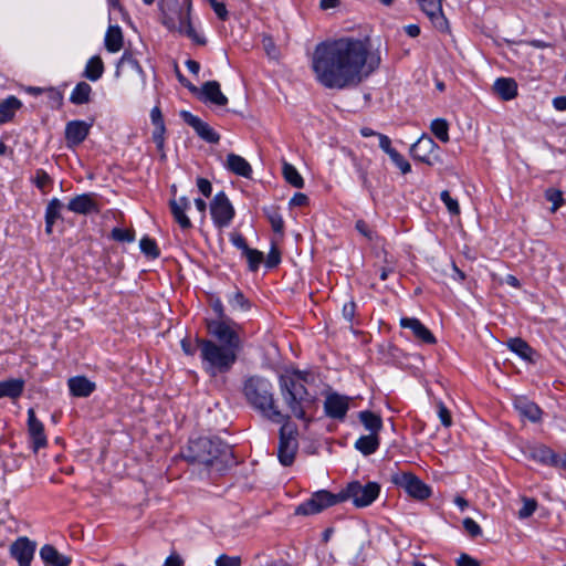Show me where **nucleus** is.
Listing matches in <instances>:
<instances>
[{"instance_id":"obj_1","label":"nucleus","mask_w":566,"mask_h":566,"mask_svg":"<svg viewBox=\"0 0 566 566\" xmlns=\"http://www.w3.org/2000/svg\"><path fill=\"white\" fill-rule=\"evenodd\" d=\"M379 64L380 57L369 51L367 40L349 36L318 43L311 59L316 81L337 90L360 83Z\"/></svg>"},{"instance_id":"obj_2","label":"nucleus","mask_w":566,"mask_h":566,"mask_svg":"<svg viewBox=\"0 0 566 566\" xmlns=\"http://www.w3.org/2000/svg\"><path fill=\"white\" fill-rule=\"evenodd\" d=\"M208 331L222 344L218 345L212 340L198 338L197 345L203 369L210 376L216 377L232 368L241 349V339L238 333L223 321L209 322Z\"/></svg>"},{"instance_id":"obj_3","label":"nucleus","mask_w":566,"mask_h":566,"mask_svg":"<svg viewBox=\"0 0 566 566\" xmlns=\"http://www.w3.org/2000/svg\"><path fill=\"white\" fill-rule=\"evenodd\" d=\"M244 396L249 403L264 418L283 423L290 420V416L283 413L275 403L271 382L262 377H250L244 384Z\"/></svg>"},{"instance_id":"obj_4","label":"nucleus","mask_w":566,"mask_h":566,"mask_svg":"<svg viewBox=\"0 0 566 566\" xmlns=\"http://www.w3.org/2000/svg\"><path fill=\"white\" fill-rule=\"evenodd\" d=\"M306 375L297 371L293 377H281V396L291 410L292 415L298 419H305V408L312 403L306 387Z\"/></svg>"},{"instance_id":"obj_5","label":"nucleus","mask_w":566,"mask_h":566,"mask_svg":"<svg viewBox=\"0 0 566 566\" xmlns=\"http://www.w3.org/2000/svg\"><path fill=\"white\" fill-rule=\"evenodd\" d=\"M223 451L224 447L219 441L201 437L189 441L184 458L191 463L210 467L220 458Z\"/></svg>"},{"instance_id":"obj_6","label":"nucleus","mask_w":566,"mask_h":566,"mask_svg":"<svg viewBox=\"0 0 566 566\" xmlns=\"http://www.w3.org/2000/svg\"><path fill=\"white\" fill-rule=\"evenodd\" d=\"M380 485L376 482H368L361 484L358 481L348 483V485L340 491V500H353L356 507H366L370 505L379 495Z\"/></svg>"},{"instance_id":"obj_7","label":"nucleus","mask_w":566,"mask_h":566,"mask_svg":"<svg viewBox=\"0 0 566 566\" xmlns=\"http://www.w3.org/2000/svg\"><path fill=\"white\" fill-rule=\"evenodd\" d=\"M280 440L277 447V458L281 464L287 467L294 461L296 451L298 449V442L296 439V431L289 423V420L281 423Z\"/></svg>"},{"instance_id":"obj_8","label":"nucleus","mask_w":566,"mask_h":566,"mask_svg":"<svg viewBox=\"0 0 566 566\" xmlns=\"http://www.w3.org/2000/svg\"><path fill=\"white\" fill-rule=\"evenodd\" d=\"M343 502L340 500V492L338 494H333L326 490H321L315 492L311 499L300 504L295 514L297 515H312L322 512L323 510L333 506L337 503Z\"/></svg>"},{"instance_id":"obj_9","label":"nucleus","mask_w":566,"mask_h":566,"mask_svg":"<svg viewBox=\"0 0 566 566\" xmlns=\"http://www.w3.org/2000/svg\"><path fill=\"white\" fill-rule=\"evenodd\" d=\"M391 482L403 489L410 496L417 500H426L431 495L430 488L410 472L392 474Z\"/></svg>"},{"instance_id":"obj_10","label":"nucleus","mask_w":566,"mask_h":566,"mask_svg":"<svg viewBox=\"0 0 566 566\" xmlns=\"http://www.w3.org/2000/svg\"><path fill=\"white\" fill-rule=\"evenodd\" d=\"M210 213L214 224L222 229L229 227L234 209L223 191L218 192L210 202Z\"/></svg>"},{"instance_id":"obj_11","label":"nucleus","mask_w":566,"mask_h":566,"mask_svg":"<svg viewBox=\"0 0 566 566\" xmlns=\"http://www.w3.org/2000/svg\"><path fill=\"white\" fill-rule=\"evenodd\" d=\"M35 548V542L22 536L10 545V554L19 563V566H30Z\"/></svg>"},{"instance_id":"obj_12","label":"nucleus","mask_w":566,"mask_h":566,"mask_svg":"<svg viewBox=\"0 0 566 566\" xmlns=\"http://www.w3.org/2000/svg\"><path fill=\"white\" fill-rule=\"evenodd\" d=\"M436 149H438L436 142L430 136L423 134L416 143L411 145L410 154L417 160L428 165H433L432 157H437L434 156Z\"/></svg>"},{"instance_id":"obj_13","label":"nucleus","mask_w":566,"mask_h":566,"mask_svg":"<svg viewBox=\"0 0 566 566\" xmlns=\"http://www.w3.org/2000/svg\"><path fill=\"white\" fill-rule=\"evenodd\" d=\"M28 433L31 440V447L34 452L46 447L48 439L44 433L43 423L36 418L35 411L30 408L28 410Z\"/></svg>"},{"instance_id":"obj_14","label":"nucleus","mask_w":566,"mask_h":566,"mask_svg":"<svg viewBox=\"0 0 566 566\" xmlns=\"http://www.w3.org/2000/svg\"><path fill=\"white\" fill-rule=\"evenodd\" d=\"M180 116L189 126L196 130L198 136H200L203 140L211 144H217L220 140L219 134L216 133L213 128L209 126V124L201 120L198 116L192 115L188 111H181Z\"/></svg>"},{"instance_id":"obj_15","label":"nucleus","mask_w":566,"mask_h":566,"mask_svg":"<svg viewBox=\"0 0 566 566\" xmlns=\"http://www.w3.org/2000/svg\"><path fill=\"white\" fill-rule=\"evenodd\" d=\"M421 10L429 17L433 25L441 31L448 29V21L442 12L443 0H417Z\"/></svg>"},{"instance_id":"obj_16","label":"nucleus","mask_w":566,"mask_h":566,"mask_svg":"<svg viewBox=\"0 0 566 566\" xmlns=\"http://www.w3.org/2000/svg\"><path fill=\"white\" fill-rule=\"evenodd\" d=\"M348 398L338 394H331L324 402L325 413L333 419L343 420L348 411Z\"/></svg>"},{"instance_id":"obj_17","label":"nucleus","mask_w":566,"mask_h":566,"mask_svg":"<svg viewBox=\"0 0 566 566\" xmlns=\"http://www.w3.org/2000/svg\"><path fill=\"white\" fill-rule=\"evenodd\" d=\"M169 206L171 214L179 227L182 230L191 229L192 223L189 217L186 214L187 210L190 208V200L185 196L174 198L170 200Z\"/></svg>"},{"instance_id":"obj_18","label":"nucleus","mask_w":566,"mask_h":566,"mask_svg":"<svg viewBox=\"0 0 566 566\" xmlns=\"http://www.w3.org/2000/svg\"><path fill=\"white\" fill-rule=\"evenodd\" d=\"M400 327L410 329L413 337L426 344H434L433 334L416 317H401Z\"/></svg>"},{"instance_id":"obj_19","label":"nucleus","mask_w":566,"mask_h":566,"mask_svg":"<svg viewBox=\"0 0 566 566\" xmlns=\"http://www.w3.org/2000/svg\"><path fill=\"white\" fill-rule=\"evenodd\" d=\"M177 14H179V19H176V27L167 29L185 34L198 44H205L206 40L196 32L191 24V12L182 8Z\"/></svg>"},{"instance_id":"obj_20","label":"nucleus","mask_w":566,"mask_h":566,"mask_svg":"<svg viewBox=\"0 0 566 566\" xmlns=\"http://www.w3.org/2000/svg\"><path fill=\"white\" fill-rule=\"evenodd\" d=\"M91 125L84 120H72L66 124L65 139L69 146H77L85 140Z\"/></svg>"},{"instance_id":"obj_21","label":"nucleus","mask_w":566,"mask_h":566,"mask_svg":"<svg viewBox=\"0 0 566 566\" xmlns=\"http://www.w3.org/2000/svg\"><path fill=\"white\" fill-rule=\"evenodd\" d=\"M200 99L218 106H224L228 103V97L221 92L220 84L217 81H208L202 84Z\"/></svg>"},{"instance_id":"obj_22","label":"nucleus","mask_w":566,"mask_h":566,"mask_svg":"<svg viewBox=\"0 0 566 566\" xmlns=\"http://www.w3.org/2000/svg\"><path fill=\"white\" fill-rule=\"evenodd\" d=\"M158 8L161 14V23L166 28H175L176 27V18L177 14L182 7L180 6L178 0H159Z\"/></svg>"},{"instance_id":"obj_23","label":"nucleus","mask_w":566,"mask_h":566,"mask_svg":"<svg viewBox=\"0 0 566 566\" xmlns=\"http://www.w3.org/2000/svg\"><path fill=\"white\" fill-rule=\"evenodd\" d=\"M40 557L48 566H69L71 557L61 554L54 546L44 545L40 549Z\"/></svg>"},{"instance_id":"obj_24","label":"nucleus","mask_w":566,"mask_h":566,"mask_svg":"<svg viewBox=\"0 0 566 566\" xmlns=\"http://www.w3.org/2000/svg\"><path fill=\"white\" fill-rule=\"evenodd\" d=\"M67 385L71 394L75 397H88L95 390V384L84 376L70 378Z\"/></svg>"},{"instance_id":"obj_25","label":"nucleus","mask_w":566,"mask_h":566,"mask_svg":"<svg viewBox=\"0 0 566 566\" xmlns=\"http://www.w3.org/2000/svg\"><path fill=\"white\" fill-rule=\"evenodd\" d=\"M226 167L233 174L250 178L252 175L251 165L241 156L237 154H229L227 156Z\"/></svg>"},{"instance_id":"obj_26","label":"nucleus","mask_w":566,"mask_h":566,"mask_svg":"<svg viewBox=\"0 0 566 566\" xmlns=\"http://www.w3.org/2000/svg\"><path fill=\"white\" fill-rule=\"evenodd\" d=\"M67 209L76 213H88L96 210V203L93 195L83 193L74 197L67 203Z\"/></svg>"},{"instance_id":"obj_27","label":"nucleus","mask_w":566,"mask_h":566,"mask_svg":"<svg viewBox=\"0 0 566 566\" xmlns=\"http://www.w3.org/2000/svg\"><path fill=\"white\" fill-rule=\"evenodd\" d=\"M494 92L504 101L513 99L517 95V84L511 77H500L493 84Z\"/></svg>"},{"instance_id":"obj_28","label":"nucleus","mask_w":566,"mask_h":566,"mask_svg":"<svg viewBox=\"0 0 566 566\" xmlns=\"http://www.w3.org/2000/svg\"><path fill=\"white\" fill-rule=\"evenodd\" d=\"M514 408L523 418L537 422L541 419L542 410L537 405L526 399L518 398L514 401Z\"/></svg>"},{"instance_id":"obj_29","label":"nucleus","mask_w":566,"mask_h":566,"mask_svg":"<svg viewBox=\"0 0 566 566\" xmlns=\"http://www.w3.org/2000/svg\"><path fill=\"white\" fill-rule=\"evenodd\" d=\"M358 419L364 428L369 431V434L375 433L376 436H379V432L382 429V420L380 416L373 411L364 410L358 413Z\"/></svg>"},{"instance_id":"obj_30","label":"nucleus","mask_w":566,"mask_h":566,"mask_svg":"<svg viewBox=\"0 0 566 566\" xmlns=\"http://www.w3.org/2000/svg\"><path fill=\"white\" fill-rule=\"evenodd\" d=\"M24 380L21 378H13L0 381V398H18L23 392Z\"/></svg>"},{"instance_id":"obj_31","label":"nucleus","mask_w":566,"mask_h":566,"mask_svg":"<svg viewBox=\"0 0 566 566\" xmlns=\"http://www.w3.org/2000/svg\"><path fill=\"white\" fill-rule=\"evenodd\" d=\"M379 444V436L368 433L357 439L355 448L364 455H370L377 451Z\"/></svg>"},{"instance_id":"obj_32","label":"nucleus","mask_w":566,"mask_h":566,"mask_svg":"<svg viewBox=\"0 0 566 566\" xmlns=\"http://www.w3.org/2000/svg\"><path fill=\"white\" fill-rule=\"evenodd\" d=\"M509 348L514 352L516 355H518L522 359L533 363V355L535 352L533 348L522 338H511L507 342Z\"/></svg>"},{"instance_id":"obj_33","label":"nucleus","mask_w":566,"mask_h":566,"mask_svg":"<svg viewBox=\"0 0 566 566\" xmlns=\"http://www.w3.org/2000/svg\"><path fill=\"white\" fill-rule=\"evenodd\" d=\"M105 46L109 52H118L123 46V33L119 27L109 25L105 35Z\"/></svg>"},{"instance_id":"obj_34","label":"nucleus","mask_w":566,"mask_h":566,"mask_svg":"<svg viewBox=\"0 0 566 566\" xmlns=\"http://www.w3.org/2000/svg\"><path fill=\"white\" fill-rule=\"evenodd\" d=\"M92 86L86 82L76 84L70 95V102L74 105L87 104L91 101Z\"/></svg>"},{"instance_id":"obj_35","label":"nucleus","mask_w":566,"mask_h":566,"mask_svg":"<svg viewBox=\"0 0 566 566\" xmlns=\"http://www.w3.org/2000/svg\"><path fill=\"white\" fill-rule=\"evenodd\" d=\"M21 102L15 96H9L0 103V123L9 122L21 107Z\"/></svg>"},{"instance_id":"obj_36","label":"nucleus","mask_w":566,"mask_h":566,"mask_svg":"<svg viewBox=\"0 0 566 566\" xmlns=\"http://www.w3.org/2000/svg\"><path fill=\"white\" fill-rule=\"evenodd\" d=\"M103 73H104L103 61L99 56L96 55V56H92L87 61L83 75L87 80L95 82L102 77Z\"/></svg>"},{"instance_id":"obj_37","label":"nucleus","mask_w":566,"mask_h":566,"mask_svg":"<svg viewBox=\"0 0 566 566\" xmlns=\"http://www.w3.org/2000/svg\"><path fill=\"white\" fill-rule=\"evenodd\" d=\"M530 455L543 464L553 467L556 453L546 446H536L531 449Z\"/></svg>"},{"instance_id":"obj_38","label":"nucleus","mask_w":566,"mask_h":566,"mask_svg":"<svg viewBox=\"0 0 566 566\" xmlns=\"http://www.w3.org/2000/svg\"><path fill=\"white\" fill-rule=\"evenodd\" d=\"M282 172H283L284 179L291 186H293L295 188L304 187V179L302 178V176L298 174V171L296 170V168L293 165L284 161L283 167H282Z\"/></svg>"},{"instance_id":"obj_39","label":"nucleus","mask_w":566,"mask_h":566,"mask_svg":"<svg viewBox=\"0 0 566 566\" xmlns=\"http://www.w3.org/2000/svg\"><path fill=\"white\" fill-rule=\"evenodd\" d=\"M120 70H129L132 72H135L139 75L140 80L144 81V72L142 70V66L139 65L138 61L134 59L130 54L125 53L118 64L116 74L119 73Z\"/></svg>"},{"instance_id":"obj_40","label":"nucleus","mask_w":566,"mask_h":566,"mask_svg":"<svg viewBox=\"0 0 566 566\" xmlns=\"http://www.w3.org/2000/svg\"><path fill=\"white\" fill-rule=\"evenodd\" d=\"M263 211L271 223L272 230L276 233H283L284 230V221L279 212L277 208L275 207H265L263 208Z\"/></svg>"},{"instance_id":"obj_41","label":"nucleus","mask_w":566,"mask_h":566,"mask_svg":"<svg viewBox=\"0 0 566 566\" xmlns=\"http://www.w3.org/2000/svg\"><path fill=\"white\" fill-rule=\"evenodd\" d=\"M432 134L442 143L449 142V124L446 119L436 118L431 122Z\"/></svg>"},{"instance_id":"obj_42","label":"nucleus","mask_w":566,"mask_h":566,"mask_svg":"<svg viewBox=\"0 0 566 566\" xmlns=\"http://www.w3.org/2000/svg\"><path fill=\"white\" fill-rule=\"evenodd\" d=\"M243 255L247 258L250 271L253 272H255L260 264L264 261L263 253L256 249L250 248Z\"/></svg>"},{"instance_id":"obj_43","label":"nucleus","mask_w":566,"mask_h":566,"mask_svg":"<svg viewBox=\"0 0 566 566\" xmlns=\"http://www.w3.org/2000/svg\"><path fill=\"white\" fill-rule=\"evenodd\" d=\"M229 304L235 311H247L250 308L249 301L244 297V295L240 291H234L229 296Z\"/></svg>"},{"instance_id":"obj_44","label":"nucleus","mask_w":566,"mask_h":566,"mask_svg":"<svg viewBox=\"0 0 566 566\" xmlns=\"http://www.w3.org/2000/svg\"><path fill=\"white\" fill-rule=\"evenodd\" d=\"M139 247L145 255L151 259H156L159 256V250L157 248L155 240L148 237H144L139 242Z\"/></svg>"},{"instance_id":"obj_45","label":"nucleus","mask_w":566,"mask_h":566,"mask_svg":"<svg viewBox=\"0 0 566 566\" xmlns=\"http://www.w3.org/2000/svg\"><path fill=\"white\" fill-rule=\"evenodd\" d=\"M63 207V203L54 198L52 199L46 207L45 210V219H51L56 221L61 217V209Z\"/></svg>"},{"instance_id":"obj_46","label":"nucleus","mask_w":566,"mask_h":566,"mask_svg":"<svg viewBox=\"0 0 566 566\" xmlns=\"http://www.w3.org/2000/svg\"><path fill=\"white\" fill-rule=\"evenodd\" d=\"M440 198L451 214L458 216L460 213L458 200L453 199L448 190H443L440 195Z\"/></svg>"},{"instance_id":"obj_47","label":"nucleus","mask_w":566,"mask_h":566,"mask_svg":"<svg viewBox=\"0 0 566 566\" xmlns=\"http://www.w3.org/2000/svg\"><path fill=\"white\" fill-rule=\"evenodd\" d=\"M545 198L553 203L552 211H556L563 205V193L558 189H547L545 191Z\"/></svg>"},{"instance_id":"obj_48","label":"nucleus","mask_w":566,"mask_h":566,"mask_svg":"<svg viewBox=\"0 0 566 566\" xmlns=\"http://www.w3.org/2000/svg\"><path fill=\"white\" fill-rule=\"evenodd\" d=\"M536 507H537V502L534 499L524 497L523 506L518 511V517L520 518L530 517L535 512Z\"/></svg>"},{"instance_id":"obj_49","label":"nucleus","mask_w":566,"mask_h":566,"mask_svg":"<svg viewBox=\"0 0 566 566\" xmlns=\"http://www.w3.org/2000/svg\"><path fill=\"white\" fill-rule=\"evenodd\" d=\"M34 182L42 192H46V187L52 184V179L46 171L43 169H38L35 172Z\"/></svg>"},{"instance_id":"obj_50","label":"nucleus","mask_w":566,"mask_h":566,"mask_svg":"<svg viewBox=\"0 0 566 566\" xmlns=\"http://www.w3.org/2000/svg\"><path fill=\"white\" fill-rule=\"evenodd\" d=\"M390 159L403 175L411 171L410 164L397 150L390 154Z\"/></svg>"},{"instance_id":"obj_51","label":"nucleus","mask_w":566,"mask_h":566,"mask_svg":"<svg viewBox=\"0 0 566 566\" xmlns=\"http://www.w3.org/2000/svg\"><path fill=\"white\" fill-rule=\"evenodd\" d=\"M165 126L155 127L153 132V140L157 146V149L161 151V158H165L164 145H165Z\"/></svg>"},{"instance_id":"obj_52","label":"nucleus","mask_w":566,"mask_h":566,"mask_svg":"<svg viewBox=\"0 0 566 566\" xmlns=\"http://www.w3.org/2000/svg\"><path fill=\"white\" fill-rule=\"evenodd\" d=\"M112 238L120 242H133L135 240V235L132 231L120 228H114L112 230Z\"/></svg>"},{"instance_id":"obj_53","label":"nucleus","mask_w":566,"mask_h":566,"mask_svg":"<svg viewBox=\"0 0 566 566\" xmlns=\"http://www.w3.org/2000/svg\"><path fill=\"white\" fill-rule=\"evenodd\" d=\"M463 527L471 537H476L482 533L480 525L471 517L463 520Z\"/></svg>"},{"instance_id":"obj_54","label":"nucleus","mask_w":566,"mask_h":566,"mask_svg":"<svg viewBox=\"0 0 566 566\" xmlns=\"http://www.w3.org/2000/svg\"><path fill=\"white\" fill-rule=\"evenodd\" d=\"M207 1L209 2V4L211 6L214 13L217 14V17L220 20L224 21L228 19L229 12L226 8L224 2H220L219 0H207Z\"/></svg>"},{"instance_id":"obj_55","label":"nucleus","mask_w":566,"mask_h":566,"mask_svg":"<svg viewBox=\"0 0 566 566\" xmlns=\"http://www.w3.org/2000/svg\"><path fill=\"white\" fill-rule=\"evenodd\" d=\"M216 566H241V558L222 554L216 559Z\"/></svg>"},{"instance_id":"obj_56","label":"nucleus","mask_w":566,"mask_h":566,"mask_svg":"<svg viewBox=\"0 0 566 566\" xmlns=\"http://www.w3.org/2000/svg\"><path fill=\"white\" fill-rule=\"evenodd\" d=\"M438 417L444 427L448 428L452 424L451 413L441 401L438 402Z\"/></svg>"},{"instance_id":"obj_57","label":"nucleus","mask_w":566,"mask_h":566,"mask_svg":"<svg viewBox=\"0 0 566 566\" xmlns=\"http://www.w3.org/2000/svg\"><path fill=\"white\" fill-rule=\"evenodd\" d=\"M281 262V253L276 247H272L270 252L268 253L265 265L268 268H274Z\"/></svg>"},{"instance_id":"obj_58","label":"nucleus","mask_w":566,"mask_h":566,"mask_svg":"<svg viewBox=\"0 0 566 566\" xmlns=\"http://www.w3.org/2000/svg\"><path fill=\"white\" fill-rule=\"evenodd\" d=\"M457 566H481L480 560L471 557L470 555L462 553L457 559H455Z\"/></svg>"},{"instance_id":"obj_59","label":"nucleus","mask_w":566,"mask_h":566,"mask_svg":"<svg viewBox=\"0 0 566 566\" xmlns=\"http://www.w3.org/2000/svg\"><path fill=\"white\" fill-rule=\"evenodd\" d=\"M379 138V147L390 157V154L396 151L395 148L391 147V140L388 136L378 134Z\"/></svg>"},{"instance_id":"obj_60","label":"nucleus","mask_w":566,"mask_h":566,"mask_svg":"<svg viewBox=\"0 0 566 566\" xmlns=\"http://www.w3.org/2000/svg\"><path fill=\"white\" fill-rule=\"evenodd\" d=\"M197 187L205 197H210L212 192L211 182L206 178L197 179Z\"/></svg>"},{"instance_id":"obj_61","label":"nucleus","mask_w":566,"mask_h":566,"mask_svg":"<svg viewBox=\"0 0 566 566\" xmlns=\"http://www.w3.org/2000/svg\"><path fill=\"white\" fill-rule=\"evenodd\" d=\"M231 242L235 248L242 251V254L247 253V251L250 249L245 239L241 234L233 235L231 238Z\"/></svg>"},{"instance_id":"obj_62","label":"nucleus","mask_w":566,"mask_h":566,"mask_svg":"<svg viewBox=\"0 0 566 566\" xmlns=\"http://www.w3.org/2000/svg\"><path fill=\"white\" fill-rule=\"evenodd\" d=\"M356 229L361 233L364 237H366L368 240L374 239V232L368 228L365 221L358 220L356 222Z\"/></svg>"},{"instance_id":"obj_63","label":"nucleus","mask_w":566,"mask_h":566,"mask_svg":"<svg viewBox=\"0 0 566 566\" xmlns=\"http://www.w3.org/2000/svg\"><path fill=\"white\" fill-rule=\"evenodd\" d=\"M150 118H151V123L154 124L155 127L165 126L161 111L159 109V107L156 106L151 109Z\"/></svg>"},{"instance_id":"obj_64","label":"nucleus","mask_w":566,"mask_h":566,"mask_svg":"<svg viewBox=\"0 0 566 566\" xmlns=\"http://www.w3.org/2000/svg\"><path fill=\"white\" fill-rule=\"evenodd\" d=\"M308 201V198L305 193L296 192L290 200V206L301 207L305 206Z\"/></svg>"}]
</instances>
